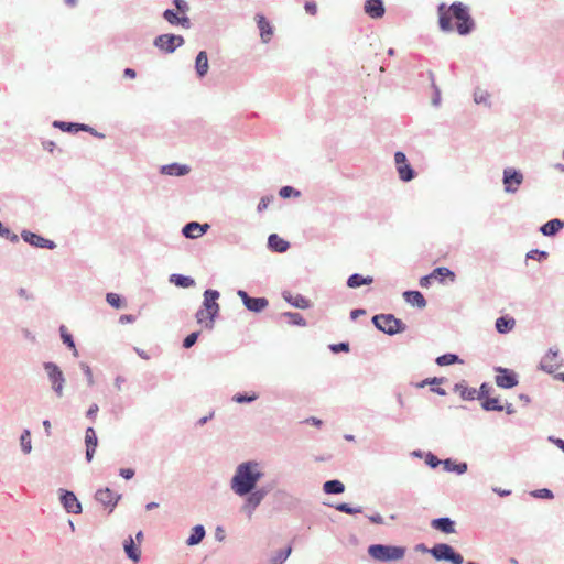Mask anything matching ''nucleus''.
<instances>
[{"label": "nucleus", "mask_w": 564, "mask_h": 564, "mask_svg": "<svg viewBox=\"0 0 564 564\" xmlns=\"http://www.w3.org/2000/svg\"><path fill=\"white\" fill-rule=\"evenodd\" d=\"M21 238L24 242L31 245L35 248H43V249H50L53 250L56 248V243L53 240H50L47 238H44L40 236L39 234H35L30 230H22L21 231Z\"/></svg>", "instance_id": "nucleus-15"}, {"label": "nucleus", "mask_w": 564, "mask_h": 564, "mask_svg": "<svg viewBox=\"0 0 564 564\" xmlns=\"http://www.w3.org/2000/svg\"><path fill=\"white\" fill-rule=\"evenodd\" d=\"M173 4L175 7V11L178 13H186L189 10V6L185 0H173Z\"/></svg>", "instance_id": "nucleus-59"}, {"label": "nucleus", "mask_w": 564, "mask_h": 564, "mask_svg": "<svg viewBox=\"0 0 564 564\" xmlns=\"http://www.w3.org/2000/svg\"><path fill=\"white\" fill-rule=\"evenodd\" d=\"M43 369L46 372L47 379L51 383V389L57 398L64 395L65 376L59 366L53 361H44Z\"/></svg>", "instance_id": "nucleus-8"}, {"label": "nucleus", "mask_w": 564, "mask_h": 564, "mask_svg": "<svg viewBox=\"0 0 564 564\" xmlns=\"http://www.w3.org/2000/svg\"><path fill=\"white\" fill-rule=\"evenodd\" d=\"M52 126L54 128L59 129L61 131L67 132V133H77L82 130H89L88 124L78 123V122L61 121V120L53 121Z\"/></svg>", "instance_id": "nucleus-25"}, {"label": "nucleus", "mask_w": 564, "mask_h": 564, "mask_svg": "<svg viewBox=\"0 0 564 564\" xmlns=\"http://www.w3.org/2000/svg\"><path fill=\"white\" fill-rule=\"evenodd\" d=\"M375 327L389 336H394L405 332L406 325L393 314H377L372 317Z\"/></svg>", "instance_id": "nucleus-5"}, {"label": "nucleus", "mask_w": 564, "mask_h": 564, "mask_svg": "<svg viewBox=\"0 0 564 564\" xmlns=\"http://www.w3.org/2000/svg\"><path fill=\"white\" fill-rule=\"evenodd\" d=\"M330 507H334L337 511L347 513V514H356L361 512V507H351L347 502H339L336 505H329Z\"/></svg>", "instance_id": "nucleus-46"}, {"label": "nucleus", "mask_w": 564, "mask_h": 564, "mask_svg": "<svg viewBox=\"0 0 564 564\" xmlns=\"http://www.w3.org/2000/svg\"><path fill=\"white\" fill-rule=\"evenodd\" d=\"M199 334V332H192L191 334H188L183 340V347L186 349L193 347L196 344Z\"/></svg>", "instance_id": "nucleus-57"}, {"label": "nucleus", "mask_w": 564, "mask_h": 564, "mask_svg": "<svg viewBox=\"0 0 564 564\" xmlns=\"http://www.w3.org/2000/svg\"><path fill=\"white\" fill-rule=\"evenodd\" d=\"M432 275L434 279L438 280L440 282H444L446 278H449L452 281L455 280V273L451 269L446 267H437L432 271Z\"/></svg>", "instance_id": "nucleus-40"}, {"label": "nucleus", "mask_w": 564, "mask_h": 564, "mask_svg": "<svg viewBox=\"0 0 564 564\" xmlns=\"http://www.w3.org/2000/svg\"><path fill=\"white\" fill-rule=\"evenodd\" d=\"M435 362H436V365L444 367V366H451L454 364H462L463 360L459 358V356L457 354L446 352V354L438 356L435 359Z\"/></svg>", "instance_id": "nucleus-37"}, {"label": "nucleus", "mask_w": 564, "mask_h": 564, "mask_svg": "<svg viewBox=\"0 0 564 564\" xmlns=\"http://www.w3.org/2000/svg\"><path fill=\"white\" fill-rule=\"evenodd\" d=\"M372 282L373 278L370 275L364 276L359 273H352L351 275L348 276L346 284L350 289H357L362 285H369Z\"/></svg>", "instance_id": "nucleus-32"}, {"label": "nucleus", "mask_w": 564, "mask_h": 564, "mask_svg": "<svg viewBox=\"0 0 564 564\" xmlns=\"http://www.w3.org/2000/svg\"><path fill=\"white\" fill-rule=\"evenodd\" d=\"M425 464L431 467V468H436L438 467L440 465H443V460H441L436 455H434L433 453L429 452L426 455H425Z\"/></svg>", "instance_id": "nucleus-56"}, {"label": "nucleus", "mask_w": 564, "mask_h": 564, "mask_svg": "<svg viewBox=\"0 0 564 564\" xmlns=\"http://www.w3.org/2000/svg\"><path fill=\"white\" fill-rule=\"evenodd\" d=\"M406 549L400 545L391 544H371L368 547V554L373 560L388 563L402 560Z\"/></svg>", "instance_id": "nucleus-4"}, {"label": "nucleus", "mask_w": 564, "mask_h": 564, "mask_svg": "<svg viewBox=\"0 0 564 564\" xmlns=\"http://www.w3.org/2000/svg\"><path fill=\"white\" fill-rule=\"evenodd\" d=\"M279 195L282 198L286 199L291 197H299L301 195V192L292 186L285 185L280 188Z\"/></svg>", "instance_id": "nucleus-49"}, {"label": "nucleus", "mask_w": 564, "mask_h": 564, "mask_svg": "<svg viewBox=\"0 0 564 564\" xmlns=\"http://www.w3.org/2000/svg\"><path fill=\"white\" fill-rule=\"evenodd\" d=\"M516 326V319L509 315L500 316L495 322L496 330L499 334H508Z\"/></svg>", "instance_id": "nucleus-30"}, {"label": "nucleus", "mask_w": 564, "mask_h": 564, "mask_svg": "<svg viewBox=\"0 0 564 564\" xmlns=\"http://www.w3.org/2000/svg\"><path fill=\"white\" fill-rule=\"evenodd\" d=\"M209 69L208 56L206 51H200L195 58V72L198 78H204Z\"/></svg>", "instance_id": "nucleus-29"}, {"label": "nucleus", "mask_w": 564, "mask_h": 564, "mask_svg": "<svg viewBox=\"0 0 564 564\" xmlns=\"http://www.w3.org/2000/svg\"><path fill=\"white\" fill-rule=\"evenodd\" d=\"M397 171L399 174V178L402 182H410L416 176V172L414 171V169L411 166V164L409 162L403 165L398 166Z\"/></svg>", "instance_id": "nucleus-38"}, {"label": "nucleus", "mask_w": 564, "mask_h": 564, "mask_svg": "<svg viewBox=\"0 0 564 564\" xmlns=\"http://www.w3.org/2000/svg\"><path fill=\"white\" fill-rule=\"evenodd\" d=\"M107 303L113 308H122L126 305L124 299L113 292H109L106 294Z\"/></svg>", "instance_id": "nucleus-45"}, {"label": "nucleus", "mask_w": 564, "mask_h": 564, "mask_svg": "<svg viewBox=\"0 0 564 564\" xmlns=\"http://www.w3.org/2000/svg\"><path fill=\"white\" fill-rule=\"evenodd\" d=\"M491 386L488 382H482L477 390L476 399L484 400L489 397L491 391Z\"/></svg>", "instance_id": "nucleus-54"}, {"label": "nucleus", "mask_w": 564, "mask_h": 564, "mask_svg": "<svg viewBox=\"0 0 564 564\" xmlns=\"http://www.w3.org/2000/svg\"><path fill=\"white\" fill-rule=\"evenodd\" d=\"M20 445L24 454H30L32 451L31 432L25 429L20 435Z\"/></svg>", "instance_id": "nucleus-44"}, {"label": "nucleus", "mask_w": 564, "mask_h": 564, "mask_svg": "<svg viewBox=\"0 0 564 564\" xmlns=\"http://www.w3.org/2000/svg\"><path fill=\"white\" fill-rule=\"evenodd\" d=\"M474 101L477 105L484 104L486 106H490L489 94L486 90L477 88L474 93Z\"/></svg>", "instance_id": "nucleus-48"}, {"label": "nucleus", "mask_w": 564, "mask_h": 564, "mask_svg": "<svg viewBox=\"0 0 564 564\" xmlns=\"http://www.w3.org/2000/svg\"><path fill=\"white\" fill-rule=\"evenodd\" d=\"M123 550L129 560H131L134 563L140 561L141 551H140L139 546L135 544V542L131 535H129L123 541Z\"/></svg>", "instance_id": "nucleus-27"}, {"label": "nucleus", "mask_w": 564, "mask_h": 564, "mask_svg": "<svg viewBox=\"0 0 564 564\" xmlns=\"http://www.w3.org/2000/svg\"><path fill=\"white\" fill-rule=\"evenodd\" d=\"M415 550L431 554L432 557L437 562L464 564L463 555L447 543H436L432 547H427L425 544L420 543L415 546Z\"/></svg>", "instance_id": "nucleus-3"}, {"label": "nucleus", "mask_w": 564, "mask_h": 564, "mask_svg": "<svg viewBox=\"0 0 564 564\" xmlns=\"http://www.w3.org/2000/svg\"><path fill=\"white\" fill-rule=\"evenodd\" d=\"M268 248L273 252L283 253L290 248V243L278 234H271L268 237Z\"/></svg>", "instance_id": "nucleus-26"}, {"label": "nucleus", "mask_w": 564, "mask_h": 564, "mask_svg": "<svg viewBox=\"0 0 564 564\" xmlns=\"http://www.w3.org/2000/svg\"><path fill=\"white\" fill-rule=\"evenodd\" d=\"M59 333H61V338H62L63 344L73 350L74 356H77L78 351H77L73 335L67 332V329L64 325H62L59 327Z\"/></svg>", "instance_id": "nucleus-39"}, {"label": "nucleus", "mask_w": 564, "mask_h": 564, "mask_svg": "<svg viewBox=\"0 0 564 564\" xmlns=\"http://www.w3.org/2000/svg\"><path fill=\"white\" fill-rule=\"evenodd\" d=\"M523 173L514 167H506L502 173L503 189L508 194H514L523 183Z\"/></svg>", "instance_id": "nucleus-10"}, {"label": "nucleus", "mask_w": 564, "mask_h": 564, "mask_svg": "<svg viewBox=\"0 0 564 564\" xmlns=\"http://www.w3.org/2000/svg\"><path fill=\"white\" fill-rule=\"evenodd\" d=\"M257 25L260 30V37L263 43H269L272 35H273V26L270 24V22L267 20V18L261 14L257 13L256 17Z\"/></svg>", "instance_id": "nucleus-20"}, {"label": "nucleus", "mask_w": 564, "mask_h": 564, "mask_svg": "<svg viewBox=\"0 0 564 564\" xmlns=\"http://www.w3.org/2000/svg\"><path fill=\"white\" fill-rule=\"evenodd\" d=\"M59 501L67 513L79 514L83 511L80 501L76 495L68 489H58Z\"/></svg>", "instance_id": "nucleus-12"}, {"label": "nucleus", "mask_w": 564, "mask_h": 564, "mask_svg": "<svg viewBox=\"0 0 564 564\" xmlns=\"http://www.w3.org/2000/svg\"><path fill=\"white\" fill-rule=\"evenodd\" d=\"M446 381L445 377H432L426 378L416 384L417 388H424L426 386H440Z\"/></svg>", "instance_id": "nucleus-52"}, {"label": "nucleus", "mask_w": 564, "mask_h": 564, "mask_svg": "<svg viewBox=\"0 0 564 564\" xmlns=\"http://www.w3.org/2000/svg\"><path fill=\"white\" fill-rule=\"evenodd\" d=\"M547 257L549 253L546 251L539 249H532L525 256L527 259L536 260L539 262H543L544 260L547 259Z\"/></svg>", "instance_id": "nucleus-50"}, {"label": "nucleus", "mask_w": 564, "mask_h": 564, "mask_svg": "<svg viewBox=\"0 0 564 564\" xmlns=\"http://www.w3.org/2000/svg\"><path fill=\"white\" fill-rule=\"evenodd\" d=\"M264 473L257 460H246L240 463L230 479V489L238 497H245L256 489V485L263 478Z\"/></svg>", "instance_id": "nucleus-2"}, {"label": "nucleus", "mask_w": 564, "mask_h": 564, "mask_svg": "<svg viewBox=\"0 0 564 564\" xmlns=\"http://www.w3.org/2000/svg\"><path fill=\"white\" fill-rule=\"evenodd\" d=\"M86 460L90 463L98 446V437L94 427L88 426L85 432Z\"/></svg>", "instance_id": "nucleus-17"}, {"label": "nucleus", "mask_w": 564, "mask_h": 564, "mask_svg": "<svg viewBox=\"0 0 564 564\" xmlns=\"http://www.w3.org/2000/svg\"><path fill=\"white\" fill-rule=\"evenodd\" d=\"M481 408L484 411L491 412V411H503V405L499 403V400L497 398H486L481 401Z\"/></svg>", "instance_id": "nucleus-41"}, {"label": "nucleus", "mask_w": 564, "mask_h": 564, "mask_svg": "<svg viewBox=\"0 0 564 564\" xmlns=\"http://www.w3.org/2000/svg\"><path fill=\"white\" fill-rule=\"evenodd\" d=\"M0 237L6 238L13 243L19 242V236L17 234L12 232L1 221H0Z\"/></svg>", "instance_id": "nucleus-51"}, {"label": "nucleus", "mask_w": 564, "mask_h": 564, "mask_svg": "<svg viewBox=\"0 0 564 564\" xmlns=\"http://www.w3.org/2000/svg\"><path fill=\"white\" fill-rule=\"evenodd\" d=\"M121 498V494H116L108 487L98 489L95 492L96 501L102 505L105 508H108L109 513H111L115 510Z\"/></svg>", "instance_id": "nucleus-13"}, {"label": "nucleus", "mask_w": 564, "mask_h": 564, "mask_svg": "<svg viewBox=\"0 0 564 564\" xmlns=\"http://www.w3.org/2000/svg\"><path fill=\"white\" fill-rule=\"evenodd\" d=\"M437 18L438 29L443 33L456 31L459 35L467 36L476 29L469 7L460 1H454L449 6L441 2L437 6Z\"/></svg>", "instance_id": "nucleus-1"}, {"label": "nucleus", "mask_w": 564, "mask_h": 564, "mask_svg": "<svg viewBox=\"0 0 564 564\" xmlns=\"http://www.w3.org/2000/svg\"><path fill=\"white\" fill-rule=\"evenodd\" d=\"M364 10L365 13L372 19H380L386 12L382 0H366Z\"/></svg>", "instance_id": "nucleus-19"}, {"label": "nucleus", "mask_w": 564, "mask_h": 564, "mask_svg": "<svg viewBox=\"0 0 564 564\" xmlns=\"http://www.w3.org/2000/svg\"><path fill=\"white\" fill-rule=\"evenodd\" d=\"M496 372L495 382L501 389H512L519 383L518 373L509 368L497 366L494 368Z\"/></svg>", "instance_id": "nucleus-11"}, {"label": "nucleus", "mask_w": 564, "mask_h": 564, "mask_svg": "<svg viewBox=\"0 0 564 564\" xmlns=\"http://www.w3.org/2000/svg\"><path fill=\"white\" fill-rule=\"evenodd\" d=\"M273 199H274V197H273V196H263V197L260 199V202H259V204H258V206H257V212H258V213H262V212H264V210L268 208L269 204H270Z\"/></svg>", "instance_id": "nucleus-60"}, {"label": "nucleus", "mask_w": 564, "mask_h": 564, "mask_svg": "<svg viewBox=\"0 0 564 564\" xmlns=\"http://www.w3.org/2000/svg\"><path fill=\"white\" fill-rule=\"evenodd\" d=\"M98 411H99L98 404H96V403L90 404V406L88 408V410L86 412V417L91 421H95Z\"/></svg>", "instance_id": "nucleus-63"}, {"label": "nucleus", "mask_w": 564, "mask_h": 564, "mask_svg": "<svg viewBox=\"0 0 564 564\" xmlns=\"http://www.w3.org/2000/svg\"><path fill=\"white\" fill-rule=\"evenodd\" d=\"M403 299L408 304L421 310L424 308L427 304L424 295L416 290L404 291Z\"/></svg>", "instance_id": "nucleus-24"}, {"label": "nucleus", "mask_w": 564, "mask_h": 564, "mask_svg": "<svg viewBox=\"0 0 564 564\" xmlns=\"http://www.w3.org/2000/svg\"><path fill=\"white\" fill-rule=\"evenodd\" d=\"M533 498L551 500L554 498V494L549 488L535 489L530 492Z\"/></svg>", "instance_id": "nucleus-47"}, {"label": "nucleus", "mask_w": 564, "mask_h": 564, "mask_svg": "<svg viewBox=\"0 0 564 564\" xmlns=\"http://www.w3.org/2000/svg\"><path fill=\"white\" fill-rule=\"evenodd\" d=\"M394 163H395V167L408 163L405 153L402 151H397L394 153Z\"/></svg>", "instance_id": "nucleus-62"}, {"label": "nucleus", "mask_w": 564, "mask_h": 564, "mask_svg": "<svg viewBox=\"0 0 564 564\" xmlns=\"http://www.w3.org/2000/svg\"><path fill=\"white\" fill-rule=\"evenodd\" d=\"M195 318L197 321L198 324L203 325L205 327V324L207 323V321H209V316L206 312H204V308H199L196 314H195Z\"/></svg>", "instance_id": "nucleus-61"}, {"label": "nucleus", "mask_w": 564, "mask_h": 564, "mask_svg": "<svg viewBox=\"0 0 564 564\" xmlns=\"http://www.w3.org/2000/svg\"><path fill=\"white\" fill-rule=\"evenodd\" d=\"M323 491L327 495H339L345 491V485L338 479L327 480L323 484Z\"/></svg>", "instance_id": "nucleus-35"}, {"label": "nucleus", "mask_w": 564, "mask_h": 564, "mask_svg": "<svg viewBox=\"0 0 564 564\" xmlns=\"http://www.w3.org/2000/svg\"><path fill=\"white\" fill-rule=\"evenodd\" d=\"M237 295L242 301L245 307L253 313H261L269 305V301L265 297H252L245 290H238Z\"/></svg>", "instance_id": "nucleus-14"}, {"label": "nucleus", "mask_w": 564, "mask_h": 564, "mask_svg": "<svg viewBox=\"0 0 564 564\" xmlns=\"http://www.w3.org/2000/svg\"><path fill=\"white\" fill-rule=\"evenodd\" d=\"M209 228L210 225L207 223L189 221L183 226L182 234L185 238L196 239L205 235Z\"/></svg>", "instance_id": "nucleus-16"}, {"label": "nucleus", "mask_w": 564, "mask_h": 564, "mask_svg": "<svg viewBox=\"0 0 564 564\" xmlns=\"http://www.w3.org/2000/svg\"><path fill=\"white\" fill-rule=\"evenodd\" d=\"M204 300L203 306L204 312H206L209 316V321L205 324L206 329H213L216 318L219 315L220 306L218 304V299L220 297V293L214 289H207L204 291Z\"/></svg>", "instance_id": "nucleus-7"}, {"label": "nucleus", "mask_w": 564, "mask_h": 564, "mask_svg": "<svg viewBox=\"0 0 564 564\" xmlns=\"http://www.w3.org/2000/svg\"><path fill=\"white\" fill-rule=\"evenodd\" d=\"M169 281L174 285L183 289L192 288L195 285V280L192 276L180 273L171 274Z\"/></svg>", "instance_id": "nucleus-34"}, {"label": "nucleus", "mask_w": 564, "mask_h": 564, "mask_svg": "<svg viewBox=\"0 0 564 564\" xmlns=\"http://www.w3.org/2000/svg\"><path fill=\"white\" fill-rule=\"evenodd\" d=\"M271 490V485H264L261 487L256 485V489H252V491L243 497L245 500L241 506V512H243L248 518H251L256 509L261 505Z\"/></svg>", "instance_id": "nucleus-6"}, {"label": "nucleus", "mask_w": 564, "mask_h": 564, "mask_svg": "<svg viewBox=\"0 0 564 564\" xmlns=\"http://www.w3.org/2000/svg\"><path fill=\"white\" fill-rule=\"evenodd\" d=\"M184 43H185V40L182 35H176L173 33H165V34L158 35L153 41V45L158 50H160L166 54L174 53Z\"/></svg>", "instance_id": "nucleus-9"}, {"label": "nucleus", "mask_w": 564, "mask_h": 564, "mask_svg": "<svg viewBox=\"0 0 564 564\" xmlns=\"http://www.w3.org/2000/svg\"><path fill=\"white\" fill-rule=\"evenodd\" d=\"M547 441L552 444H554L557 448H560L564 453V440L556 437L554 435H550L547 437Z\"/></svg>", "instance_id": "nucleus-64"}, {"label": "nucleus", "mask_w": 564, "mask_h": 564, "mask_svg": "<svg viewBox=\"0 0 564 564\" xmlns=\"http://www.w3.org/2000/svg\"><path fill=\"white\" fill-rule=\"evenodd\" d=\"M162 17L171 25H177V21H178L180 14L174 9H165L163 11V13H162Z\"/></svg>", "instance_id": "nucleus-53"}, {"label": "nucleus", "mask_w": 564, "mask_h": 564, "mask_svg": "<svg viewBox=\"0 0 564 564\" xmlns=\"http://www.w3.org/2000/svg\"><path fill=\"white\" fill-rule=\"evenodd\" d=\"M282 297L285 302H288L290 305L296 308L307 310L312 306L311 301L303 296L302 294L293 295L290 291H283Z\"/></svg>", "instance_id": "nucleus-21"}, {"label": "nucleus", "mask_w": 564, "mask_h": 564, "mask_svg": "<svg viewBox=\"0 0 564 564\" xmlns=\"http://www.w3.org/2000/svg\"><path fill=\"white\" fill-rule=\"evenodd\" d=\"M80 368L87 379V384L89 387H93L95 384V380H94L91 368L85 362H80Z\"/></svg>", "instance_id": "nucleus-58"}, {"label": "nucleus", "mask_w": 564, "mask_h": 564, "mask_svg": "<svg viewBox=\"0 0 564 564\" xmlns=\"http://www.w3.org/2000/svg\"><path fill=\"white\" fill-rule=\"evenodd\" d=\"M259 398L256 392H237L232 395V401L236 403H251Z\"/></svg>", "instance_id": "nucleus-43"}, {"label": "nucleus", "mask_w": 564, "mask_h": 564, "mask_svg": "<svg viewBox=\"0 0 564 564\" xmlns=\"http://www.w3.org/2000/svg\"><path fill=\"white\" fill-rule=\"evenodd\" d=\"M292 550H293L292 546L288 545L286 547L276 551L274 554H272L269 557L268 564H284L285 561L291 555Z\"/></svg>", "instance_id": "nucleus-36"}, {"label": "nucleus", "mask_w": 564, "mask_h": 564, "mask_svg": "<svg viewBox=\"0 0 564 564\" xmlns=\"http://www.w3.org/2000/svg\"><path fill=\"white\" fill-rule=\"evenodd\" d=\"M282 316L288 319V323L290 325L301 326V327L306 326V321H305V318L300 313L284 312L282 314Z\"/></svg>", "instance_id": "nucleus-42"}, {"label": "nucleus", "mask_w": 564, "mask_h": 564, "mask_svg": "<svg viewBox=\"0 0 564 564\" xmlns=\"http://www.w3.org/2000/svg\"><path fill=\"white\" fill-rule=\"evenodd\" d=\"M455 521L449 517H440L431 521V527L445 534L455 533Z\"/></svg>", "instance_id": "nucleus-22"}, {"label": "nucleus", "mask_w": 564, "mask_h": 564, "mask_svg": "<svg viewBox=\"0 0 564 564\" xmlns=\"http://www.w3.org/2000/svg\"><path fill=\"white\" fill-rule=\"evenodd\" d=\"M563 228L564 220L560 218H553L544 223L539 230L545 237H554Z\"/></svg>", "instance_id": "nucleus-23"}, {"label": "nucleus", "mask_w": 564, "mask_h": 564, "mask_svg": "<svg viewBox=\"0 0 564 564\" xmlns=\"http://www.w3.org/2000/svg\"><path fill=\"white\" fill-rule=\"evenodd\" d=\"M443 468L444 470L448 471V473H455L457 475H463L467 471V463L465 462H460V463H457L456 460L452 459V458H446L443 460Z\"/></svg>", "instance_id": "nucleus-33"}, {"label": "nucleus", "mask_w": 564, "mask_h": 564, "mask_svg": "<svg viewBox=\"0 0 564 564\" xmlns=\"http://www.w3.org/2000/svg\"><path fill=\"white\" fill-rule=\"evenodd\" d=\"M206 530L203 524H196L192 528L189 536L186 540V545L195 546L198 545L205 538Z\"/></svg>", "instance_id": "nucleus-31"}, {"label": "nucleus", "mask_w": 564, "mask_h": 564, "mask_svg": "<svg viewBox=\"0 0 564 564\" xmlns=\"http://www.w3.org/2000/svg\"><path fill=\"white\" fill-rule=\"evenodd\" d=\"M329 349L333 354L338 352H348L350 350V345L348 341H341L338 344H330Z\"/></svg>", "instance_id": "nucleus-55"}, {"label": "nucleus", "mask_w": 564, "mask_h": 564, "mask_svg": "<svg viewBox=\"0 0 564 564\" xmlns=\"http://www.w3.org/2000/svg\"><path fill=\"white\" fill-rule=\"evenodd\" d=\"M453 391L458 393L465 401H473L476 399L477 389L468 387L464 380L454 384Z\"/></svg>", "instance_id": "nucleus-28"}, {"label": "nucleus", "mask_w": 564, "mask_h": 564, "mask_svg": "<svg viewBox=\"0 0 564 564\" xmlns=\"http://www.w3.org/2000/svg\"><path fill=\"white\" fill-rule=\"evenodd\" d=\"M191 172V167L187 164H181L177 162L165 164L160 167V173L170 176H185Z\"/></svg>", "instance_id": "nucleus-18"}]
</instances>
